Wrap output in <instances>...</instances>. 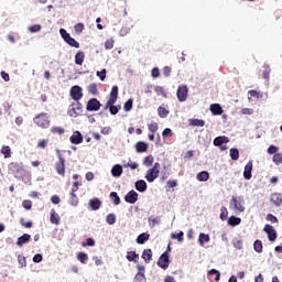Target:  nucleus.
<instances>
[{
    "mask_svg": "<svg viewBox=\"0 0 282 282\" xmlns=\"http://www.w3.org/2000/svg\"><path fill=\"white\" fill-rule=\"evenodd\" d=\"M229 208L235 213H245L246 199L243 196H232L229 203Z\"/></svg>",
    "mask_w": 282,
    "mask_h": 282,
    "instance_id": "1",
    "label": "nucleus"
},
{
    "mask_svg": "<svg viewBox=\"0 0 282 282\" xmlns=\"http://www.w3.org/2000/svg\"><path fill=\"white\" fill-rule=\"evenodd\" d=\"M9 171L14 177H23L25 175V165L22 162H11L9 164Z\"/></svg>",
    "mask_w": 282,
    "mask_h": 282,
    "instance_id": "2",
    "label": "nucleus"
},
{
    "mask_svg": "<svg viewBox=\"0 0 282 282\" xmlns=\"http://www.w3.org/2000/svg\"><path fill=\"white\" fill-rule=\"evenodd\" d=\"M33 122L41 127V129H48L50 128V115L47 112L39 113L33 118Z\"/></svg>",
    "mask_w": 282,
    "mask_h": 282,
    "instance_id": "3",
    "label": "nucleus"
},
{
    "mask_svg": "<svg viewBox=\"0 0 282 282\" xmlns=\"http://www.w3.org/2000/svg\"><path fill=\"white\" fill-rule=\"evenodd\" d=\"M160 169H161L160 163L159 162L154 163V165L147 171V174H145L147 182H150V183L155 182V180L160 177Z\"/></svg>",
    "mask_w": 282,
    "mask_h": 282,
    "instance_id": "4",
    "label": "nucleus"
},
{
    "mask_svg": "<svg viewBox=\"0 0 282 282\" xmlns=\"http://www.w3.org/2000/svg\"><path fill=\"white\" fill-rule=\"evenodd\" d=\"M57 158L58 161L55 163V171L57 175L65 177V158L61 153H58Z\"/></svg>",
    "mask_w": 282,
    "mask_h": 282,
    "instance_id": "5",
    "label": "nucleus"
},
{
    "mask_svg": "<svg viewBox=\"0 0 282 282\" xmlns=\"http://www.w3.org/2000/svg\"><path fill=\"white\" fill-rule=\"evenodd\" d=\"M176 96L180 102H186V99L188 98V86L180 85L176 91Z\"/></svg>",
    "mask_w": 282,
    "mask_h": 282,
    "instance_id": "6",
    "label": "nucleus"
},
{
    "mask_svg": "<svg viewBox=\"0 0 282 282\" xmlns=\"http://www.w3.org/2000/svg\"><path fill=\"white\" fill-rule=\"evenodd\" d=\"M158 265L159 268H162V270H166V268L171 265V260L169 259V251L162 253V256L159 258Z\"/></svg>",
    "mask_w": 282,
    "mask_h": 282,
    "instance_id": "7",
    "label": "nucleus"
},
{
    "mask_svg": "<svg viewBox=\"0 0 282 282\" xmlns=\"http://www.w3.org/2000/svg\"><path fill=\"white\" fill-rule=\"evenodd\" d=\"M100 107H101V104L97 98L89 99L86 105V109L88 111H99Z\"/></svg>",
    "mask_w": 282,
    "mask_h": 282,
    "instance_id": "8",
    "label": "nucleus"
},
{
    "mask_svg": "<svg viewBox=\"0 0 282 282\" xmlns=\"http://www.w3.org/2000/svg\"><path fill=\"white\" fill-rule=\"evenodd\" d=\"M230 142V139L226 135L217 137L214 139V147H220L221 151H226L228 149L226 145L221 147L223 144H228Z\"/></svg>",
    "mask_w": 282,
    "mask_h": 282,
    "instance_id": "9",
    "label": "nucleus"
},
{
    "mask_svg": "<svg viewBox=\"0 0 282 282\" xmlns=\"http://www.w3.org/2000/svg\"><path fill=\"white\" fill-rule=\"evenodd\" d=\"M70 97L73 100H80L83 98V88L80 86H73L70 88Z\"/></svg>",
    "mask_w": 282,
    "mask_h": 282,
    "instance_id": "10",
    "label": "nucleus"
},
{
    "mask_svg": "<svg viewBox=\"0 0 282 282\" xmlns=\"http://www.w3.org/2000/svg\"><path fill=\"white\" fill-rule=\"evenodd\" d=\"M68 113L69 116H72V118H78V116L83 113V104H80V101H77L75 104V107L68 110Z\"/></svg>",
    "mask_w": 282,
    "mask_h": 282,
    "instance_id": "11",
    "label": "nucleus"
},
{
    "mask_svg": "<svg viewBox=\"0 0 282 282\" xmlns=\"http://www.w3.org/2000/svg\"><path fill=\"white\" fill-rule=\"evenodd\" d=\"M263 230L268 235L269 241H276V230H274V227H272V225L267 224Z\"/></svg>",
    "mask_w": 282,
    "mask_h": 282,
    "instance_id": "12",
    "label": "nucleus"
},
{
    "mask_svg": "<svg viewBox=\"0 0 282 282\" xmlns=\"http://www.w3.org/2000/svg\"><path fill=\"white\" fill-rule=\"evenodd\" d=\"M116 102H110L107 101L104 109L107 111V109H109V112L111 113V116H116L118 113V111H120V109H122V107L120 105L115 106Z\"/></svg>",
    "mask_w": 282,
    "mask_h": 282,
    "instance_id": "13",
    "label": "nucleus"
},
{
    "mask_svg": "<svg viewBox=\"0 0 282 282\" xmlns=\"http://www.w3.org/2000/svg\"><path fill=\"white\" fill-rule=\"evenodd\" d=\"M138 192L132 189L126 194L124 200L127 204H135V202H138Z\"/></svg>",
    "mask_w": 282,
    "mask_h": 282,
    "instance_id": "14",
    "label": "nucleus"
},
{
    "mask_svg": "<svg viewBox=\"0 0 282 282\" xmlns=\"http://www.w3.org/2000/svg\"><path fill=\"white\" fill-rule=\"evenodd\" d=\"M72 144H83V134L80 131H75L73 135H70Z\"/></svg>",
    "mask_w": 282,
    "mask_h": 282,
    "instance_id": "15",
    "label": "nucleus"
},
{
    "mask_svg": "<svg viewBox=\"0 0 282 282\" xmlns=\"http://www.w3.org/2000/svg\"><path fill=\"white\" fill-rule=\"evenodd\" d=\"M243 177L245 180H252V161H249L243 171Z\"/></svg>",
    "mask_w": 282,
    "mask_h": 282,
    "instance_id": "16",
    "label": "nucleus"
},
{
    "mask_svg": "<svg viewBox=\"0 0 282 282\" xmlns=\"http://www.w3.org/2000/svg\"><path fill=\"white\" fill-rule=\"evenodd\" d=\"M107 102H118V86H112L109 98Z\"/></svg>",
    "mask_w": 282,
    "mask_h": 282,
    "instance_id": "17",
    "label": "nucleus"
},
{
    "mask_svg": "<svg viewBox=\"0 0 282 282\" xmlns=\"http://www.w3.org/2000/svg\"><path fill=\"white\" fill-rule=\"evenodd\" d=\"M213 116H221V113H224V108H221V105L219 104H213L209 107Z\"/></svg>",
    "mask_w": 282,
    "mask_h": 282,
    "instance_id": "18",
    "label": "nucleus"
},
{
    "mask_svg": "<svg viewBox=\"0 0 282 282\" xmlns=\"http://www.w3.org/2000/svg\"><path fill=\"white\" fill-rule=\"evenodd\" d=\"M135 151L137 153H147V151H149V144H147L144 141H139L135 144Z\"/></svg>",
    "mask_w": 282,
    "mask_h": 282,
    "instance_id": "19",
    "label": "nucleus"
},
{
    "mask_svg": "<svg viewBox=\"0 0 282 282\" xmlns=\"http://www.w3.org/2000/svg\"><path fill=\"white\" fill-rule=\"evenodd\" d=\"M31 239H32V236H30L29 234H24L18 238L17 246H19V248H21L24 246V243H29V241Z\"/></svg>",
    "mask_w": 282,
    "mask_h": 282,
    "instance_id": "20",
    "label": "nucleus"
},
{
    "mask_svg": "<svg viewBox=\"0 0 282 282\" xmlns=\"http://www.w3.org/2000/svg\"><path fill=\"white\" fill-rule=\"evenodd\" d=\"M134 188L139 193H144V191H147V181H144V180L137 181L135 184H134Z\"/></svg>",
    "mask_w": 282,
    "mask_h": 282,
    "instance_id": "21",
    "label": "nucleus"
},
{
    "mask_svg": "<svg viewBox=\"0 0 282 282\" xmlns=\"http://www.w3.org/2000/svg\"><path fill=\"white\" fill-rule=\"evenodd\" d=\"M141 257L145 263H151V259H153V251L151 249H144Z\"/></svg>",
    "mask_w": 282,
    "mask_h": 282,
    "instance_id": "22",
    "label": "nucleus"
},
{
    "mask_svg": "<svg viewBox=\"0 0 282 282\" xmlns=\"http://www.w3.org/2000/svg\"><path fill=\"white\" fill-rule=\"evenodd\" d=\"M102 206V202L99 198H93L89 200V207L91 210H98Z\"/></svg>",
    "mask_w": 282,
    "mask_h": 282,
    "instance_id": "23",
    "label": "nucleus"
},
{
    "mask_svg": "<svg viewBox=\"0 0 282 282\" xmlns=\"http://www.w3.org/2000/svg\"><path fill=\"white\" fill-rule=\"evenodd\" d=\"M270 200L272 202V204H274V206H281L282 196L279 193L271 194Z\"/></svg>",
    "mask_w": 282,
    "mask_h": 282,
    "instance_id": "24",
    "label": "nucleus"
},
{
    "mask_svg": "<svg viewBox=\"0 0 282 282\" xmlns=\"http://www.w3.org/2000/svg\"><path fill=\"white\" fill-rule=\"evenodd\" d=\"M150 237H151V235H149L147 232L140 234L137 237V243H139L140 246L144 245V243H147V241H149Z\"/></svg>",
    "mask_w": 282,
    "mask_h": 282,
    "instance_id": "25",
    "label": "nucleus"
},
{
    "mask_svg": "<svg viewBox=\"0 0 282 282\" xmlns=\"http://www.w3.org/2000/svg\"><path fill=\"white\" fill-rule=\"evenodd\" d=\"M196 178L198 182H208V180H210V174L206 171H203L196 175Z\"/></svg>",
    "mask_w": 282,
    "mask_h": 282,
    "instance_id": "26",
    "label": "nucleus"
},
{
    "mask_svg": "<svg viewBox=\"0 0 282 282\" xmlns=\"http://www.w3.org/2000/svg\"><path fill=\"white\" fill-rule=\"evenodd\" d=\"M51 224H54L55 226H58L61 224V216L56 213V210H51Z\"/></svg>",
    "mask_w": 282,
    "mask_h": 282,
    "instance_id": "27",
    "label": "nucleus"
},
{
    "mask_svg": "<svg viewBox=\"0 0 282 282\" xmlns=\"http://www.w3.org/2000/svg\"><path fill=\"white\" fill-rule=\"evenodd\" d=\"M210 241V236L208 234L200 232L198 236L199 246H204Z\"/></svg>",
    "mask_w": 282,
    "mask_h": 282,
    "instance_id": "28",
    "label": "nucleus"
},
{
    "mask_svg": "<svg viewBox=\"0 0 282 282\" xmlns=\"http://www.w3.org/2000/svg\"><path fill=\"white\" fill-rule=\"evenodd\" d=\"M83 63H85V53L83 51H79L75 55V64L83 65Z\"/></svg>",
    "mask_w": 282,
    "mask_h": 282,
    "instance_id": "29",
    "label": "nucleus"
},
{
    "mask_svg": "<svg viewBox=\"0 0 282 282\" xmlns=\"http://www.w3.org/2000/svg\"><path fill=\"white\" fill-rule=\"evenodd\" d=\"M111 174L112 177H120V175H122V165H113V167L111 169Z\"/></svg>",
    "mask_w": 282,
    "mask_h": 282,
    "instance_id": "30",
    "label": "nucleus"
},
{
    "mask_svg": "<svg viewBox=\"0 0 282 282\" xmlns=\"http://www.w3.org/2000/svg\"><path fill=\"white\" fill-rule=\"evenodd\" d=\"M126 259L128 261H134V263H138L137 259H140V254H138L135 251H128Z\"/></svg>",
    "mask_w": 282,
    "mask_h": 282,
    "instance_id": "31",
    "label": "nucleus"
},
{
    "mask_svg": "<svg viewBox=\"0 0 282 282\" xmlns=\"http://www.w3.org/2000/svg\"><path fill=\"white\" fill-rule=\"evenodd\" d=\"M253 250L258 252V254H261V252H263V242L261 240H256L253 242Z\"/></svg>",
    "mask_w": 282,
    "mask_h": 282,
    "instance_id": "32",
    "label": "nucleus"
},
{
    "mask_svg": "<svg viewBox=\"0 0 282 282\" xmlns=\"http://www.w3.org/2000/svg\"><path fill=\"white\" fill-rule=\"evenodd\" d=\"M65 41L68 45H70V47H76L77 50L78 47H80V43H78L74 37H72V35H69Z\"/></svg>",
    "mask_w": 282,
    "mask_h": 282,
    "instance_id": "33",
    "label": "nucleus"
},
{
    "mask_svg": "<svg viewBox=\"0 0 282 282\" xmlns=\"http://www.w3.org/2000/svg\"><path fill=\"white\" fill-rule=\"evenodd\" d=\"M191 127H204L206 124V121L202 119H189Z\"/></svg>",
    "mask_w": 282,
    "mask_h": 282,
    "instance_id": "34",
    "label": "nucleus"
},
{
    "mask_svg": "<svg viewBox=\"0 0 282 282\" xmlns=\"http://www.w3.org/2000/svg\"><path fill=\"white\" fill-rule=\"evenodd\" d=\"M239 224H241V218H239L237 216H231L228 218L229 226H239Z\"/></svg>",
    "mask_w": 282,
    "mask_h": 282,
    "instance_id": "35",
    "label": "nucleus"
},
{
    "mask_svg": "<svg viewBox=\"0 0 282 282\" xmlns=\"http://www.w3.org/2000/svg\"><path fill=\"white\" fill-rule=\"evenodd\" d=\"M153 162H154L153 155L150 154L144 158L143 166H147L149 169L150 166H153Z\"/></svg>",
    "mask_w": 282,
    "mask_h": 282,
    "instance_id": "36",
    "label": "nucleus"
},
{
    "mask_svg": "<svg viewBox=\"0 0 282 282\" xmlns=\"http://www.w3.org/2000/svg\"><path fill=\"white\" fill-rule=\"evenodd\" d=\"M1 153L2 155H4V158H12V150L9 145H3L1 149Z\"/></svg>",
    "mask_w": 282,
    "mask_h": 282,
    "instance_id": "37",
    "label": "nucleus"
},
{
    "mask_svg": "<svg viewBox=\"0 0 282 282\" xmlns=\"http://www.w3.org/2000/svg\"><path fill=\"white\" fill-rule=\"evenodd\" d=\"M51 133H54L55 135H63L65 133V128L63 127H52Z\"/></svg>",
    "mask_w": 282,
    "mask_h": 282,
    "instance_id": "38",
    "label": "nucleus"
},
{
    "mask_svg": "<svg viewBox=\"0 0 282 282\" xmlns=\"http://www.w3.org/2000/svg\"><path fill=\"white\" fill-rule=\"evenodd\" d=\"M88 94H91L93 96H98V85L95 83L90 84L88 86Z\"/></svg>",
    "mask_w": 282,
    "mask_h": 282,
    "instance_id": "39",
    "label": "nucleus"
},
{
    "mask_svg": "<svg viewBox=\"0 0 282 282\" xmlns=\"http://www.w3.org/2000/svg\"><path fill=\"white\" fill-rule=\"evenodd\" d=\"M208 274H209V276L216 275V278H215L216 282H219V279H221V273L217 269L209 270Z\"/></svg>",
    "mask_w": 282,
    "mask_h": 282,
    "instance_id": "40",
    "label": "nucleus"
},
{
    "mask_svg": "<svg viewBox=\"0 0 282 282\" xmlns=\"http://www.w3.org/2000/svg\"><path fill=\"white\" fill-rule=\"evenodd\" d=\"M110 199L115 204V206H118L120 204V196H118V193L111 192L110 193Z\"/></svg>",
    "mask_w": 282,
    "mask_h": 282,
    "instance_id": "41",
    "label": "nucleus"
},
{
    "mask_svg": "<svg viewBox=\"0 0 282 282\" xmlns=\"http://www.w3.org/2000/svg\"><path fill=\"white\" fill-rule=\"evenodd\" d=\"M229 155H230L231 160H234V161L239 160V150L231 148L229 150Z\"/></svg>",
    "mask_w": 282,
    "mask_h": 282,
    "instance_id": "42",
    "label": "nucleus"
},
{
    "mask_svg": "<svg viewBox=\"0 0 282 282\" xmlns=\"http://www.w3.org/2000/svg\"><path fill=\"white\" fill-rule=\"evenodd\" d=\"M77 259L80 263H87V261H89V257L83 251L77 254Z\"/></svg>",
    "mask_w": 282,
    "mask_h": 282,
    "instance_id": "43",
    "label": "nucleus"
},
{
    "mask_svg": "<svg viewBox=\"0 0 282 282\" xmlns=\"http://www.w3.org/2000/svg\"><path fill=\"white\" fill-rule=\"evenodd\" d=\"M134 282H147V276L144 275V272H138L134 275Z\"/></svg>",
    "mask_w": 282,
    "mask_h": 282,
    "instance_id": "44",
    "label": "nucleus"
},
{
    "mask_svg": "<svg viewBox=\"0 0 282 282\" xmlns=\"http://www.w3.org/2000/svg\"><path fill=\"white\" fill-rule=\"evenodd\" d=\"M18 263H20V268H28V260L24 256H18Z\"/></svg>",
    "mask_w": 282,
    "mask_h": 282,
    "instance_id": "45",
    "label": "nucleus"
},
{
    "mask_svg": "<svg viewBox=\"0 0 282 282\" xmlns=\"http://www.w3.org/2000/svg\"><path fill=\"white\" fill-rule=\"evenodd\" d=\"M158 115L161 118H166V116H169V110L161 106V107L158 108Z\"/></svg>",
    "mask_w": 282,
    "mask_h": 282,
    "instance_id": "46",
    "label": "nucleus"
},
{
    "mask_svg": "<svg viewBox=\"0 0 282 282\" xmlns=\"http://www.w3.org/2000/svg\"><path fill=\"white\" fill-rule=\"evenodd\" d=\"M70 206H78V196L75 192H70Z\"/></svg>",
    "mask_w": 282,
    "mask_h": 282,
    "instance_id": "47",
    "label": "nucleus"
},
{
    "mask_svg": "<svg viewBox=\"0 0 282 282\" xmlns=\"http://www.w3.org/2000/svg\"><path fill=\"white\" fill-rule=\"evenodd\" d=\"M148 129L150 133H158V129H160V127L158 126V122H152L148 124Z\"/></svg>",
    "mask_w": 282,
    "mask_h": 282,
    "instance_id": "48",
    "label": "nucleus"
},
{
    "mask_svg": "<svg viewBox=\"0 0 282 282\" xmlns=\"http://www.w3.org/2000/svg\"><path fill=\"white\" fill-rule=\"evenodd\" d=\"M220 219L221 221H226L228 219V209L224 206L220 208Z\"/></svg>",
    "mask_w": 282,
    "mask_h": 282,
    "instance_id": "49",
    "label": "nucleus"
},
{
    "mask_svg": "<svg viewBox=\"0 0 282 282\" xmlns=\"http://www.w3.org/2000/svg\"><path fill=\"white\" fill-rule=\"evenodd\" d=\"M116 41L111 37L105 42V50H113Z\"/></svg>",
    "mask_w": 282,
    "mask_h": 282,
    "instance_id": "50",
    "label": "nucleus"
},
{
    "mask_svg": "<svg viewBox=\"0 0 282 282\" xmlns=\"http://www.w3.org/2000/svg\"><path fill=\"white\" fill-rule=\"evenodd\" d=\"M124 111H131L133 109V99H128L123 105Z\"/></svg>",
    "mask_w": 282,
    "mask_h": 282,
    "instance_id": "51",
    "label": "nucleus"
},
{
    "mask_svg": "<svg viewBox=\"0 0 282 282\" xmlns=\"http://www.w3.org/2000/svg\"><path fill=\"white\" fill-rule=\"evenodd\" d=\"M106 221H107V224H109V226H113V224H116V215L108 214L106 217Z\"/></svg>",
    "mask_w": 282,
    "mask_h": 282,
    "instance_id": "52",
    "label": "nucleus"
},
{
    "mask_svg": "<svg viewBox=\"0 0 282 282\" xmlns=\"http://www.w3.org/2000/svg\"><path fill=\"white\" fill-rule=\"evenodd\" d=\"M171 239H177V241H184V231H180L178 234H172Z\"/></svg>",
    "mask_w": 282,
    "mask_h": 282,
    "instance_id": "53",
    "label": "nucleus"
},
{
    "mask_svg": "<svg viewBox=\"0 0 282 282\" xmlns=\"http://www.w3.org/2000/svg\"><path fill=\"white\" fill-rule=\"evenodd\" d=\"M232 246L234 248H236L237 250H241L243 248V241L239 240V239H234L232 240Z\"/></svg>",
    "mask_w": 282,
    "mask_h": 282,
    "instance_id": "54",
    "label": "nucleus"
},
{
    "mask_svg": "<svg viewBox=\"0 0 282 282\" xmlns=\"http://www.w3.org/2000/svg\"><path fill=\"white\" fill-rule=\"evenodd\" d=\"M82 246L83 248H87V246L94 247L96 246V240H94V238H87L86 242H83Z\"/></svg>",
    "mask_w": 282,
    "mask_h": 282,
    "instance_id": "55",
    "label": "nucleus"
},
{
    "mask_svg": "<svg viewBox=\"0 0 282 282\" xmlns=\"http://www.w3.org/2000/svg\"><path fill=\"white\" fill-rule=\"evenodd\" d=\"M263 68V78L268 80V78H270V72H272V69L270 68V65H264Z\"/></svg>",
    "mask_w": 282,
    "mask_h": 282,
    "instance_id": "56",
    "label": "nucleus"
},
{
    "mask_svg": "<svg viewBox=\"0 0 282 282\" xmlns=\"http://www.w3.org/2000/svg\"><path fill=\"white\" fill-rule=\"evenodd\" d=\"M154 90L156 91L158 96H163L164 98H166V91L164 90V87L156 86Z\"/></svg>",
    "mask_w": 282,
    "mask_h": 282,
    "instance_id": "57",
    "label": "nucleus"
},
{
    "mask_svg": "<svg viewBox=\"0 0 282 282\" xmlns=\"http://www.w3.org/2000/svg\"><path fill=\"white\" fill-rule=\"evenodd\" d=\"M20 224L23 228H32L33 226L32 220L25 223V218H20Z\"/></svg>",
    "mask_w": 282,
    "mask_h": 282,
    "instance_id": "58",
    "label": "nucleus"
},
{
    "mask_svg": "<svg viewBox=\"0 0 282 282\" xmlns=\"http://www.w3.org/2000/svg\"><path fill=\"white\" fill-rule=\"evenodd\" d=\"M273 162L276 165L282 164V154L281 153H275L273 155Z\"/></svg>",
    "mask_w": 282,
    "mask_h": 282,
    "instance_id": "59",
    "label": "nucleus"
},
{
    "mask_svg": "<svg viewBox=\"0 0 282 282\" xmlns=\"http://www.w3.org/2000/svg\"><path fill=\"white\" fill-rule=\"evenodd\" d=\"M22 206H23V208H25V210H32V200H30V199L23 200Z\"/></svg>",
    "mask_w": 282,
    "mask_h": 282,
    "instance_id": "60",
    "label": "nucleus"
},
{
    "mask_svg": "<svg viewBox=\"0 0 282 282\" xmlns=\"http://www.w3.org/2000/svg\"><path fill=\"white\" fill-rule=\"evenodd\" d=\"M74 30H75V32H76L77 34H80V33L83 32V30H85V24H83V23H77V24H75Z\"/></svg>",
    "mask_w": 282,
    "mask_h": 282,
    "instance_id": "61",
    "label": "nucleus"
},
{
    "mask_svg": "<svg viewBox=\"0 0 282 282\" xmlns=\"http://www.w3.org/2000/svg\"><path fill=\"white\" fill-rule=\"evenodd\" d=\"M29 32H32V33L41 32V24H34L29 26Z\"/></svg>",
    "mask_w": 282,
    "mask_h": 282,
    "instance_id": "62",
    "label": "nucleus"
},
{
    "mask_svg": "<svg viewBox=\"0 0 282 282\" xmlns=\"http://www.w3.org/2000/svg\"><path fill=\"white\" fill-rule=\"evenodd\" d=\"M47 142H50V140L44 139V140H40L37 143V148L39 149H45L47 147Z\"/></svg>",
    "mask_w": 282,
    "mask_h": 282,
    "instance_id": "63",
    "label": "nucleus"
},
{
    "mask_svg": "<svg viewBox=\"0 0 282 282\" xmlns=\"http://www.w3.org/2000/svg\"><path fill=\"white\" fill-rule=\"evenodd\" d=\"M151 74H152V78H160V68L158 67L152 68Z\"/></svg>",
    "mask_w": 282,
    "mask_h": 282,
    "instance_id": "64",
    "label": "nucleus"
}]
</instances>
